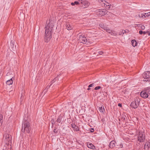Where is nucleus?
<instances>
[{"instance_id": "4468645a", "label": "nucleus", "mask_w": 150, "mask_h": 150, "mask_svg": "<svg viewBox=\"0 0 150 150\" xmlns=\"http://www.w3.org/2000/svg\"><path fill=\"white\" fill-rule=\"evenodd\" d=\"M71 127L74 130L76 131L79 130L78 127L76 126L74 123L71 124Z\"/></svg>"}, {"instance_id": "c9c22d12", "label": "nucleus", "mask_w": 150, "mask_h": 150, "mask_svg": "<svg viewBox=\"0 0 150 150\" xmlns=\"http://www.w3.org/2000/svg\"><path fill=\"white\" fill-rule=\"evenodd\" d=\"M148 33V31H143V34L144 35H145L146 34Z\"/></svg>"}, {"instance_id": "423d86ee", "label": "nucleus", "mask_w": 150, "mask_h": 150, "mask_svg": "<svg viewBox=\"0 0 150 150\" xmlns=\"http://www.w3.org/2000/svg\"><path fill=\"white\" fill-rule=\"evenodd\" d=\"M108 12V11L105 9H99L96 11V14L99 16H101L105 15Z\"/></svg>"}, {"instance_id": "1a4fd4ad", "label": "nucleus", "mask_w": 150, "mask_h": 150, "mask_svg": "<svg viewBox=\"0 0 150 150\" xmlns=\"http://www.w3.org/2000/svg\"><path fill=\"white\" fill-rule=\"evenodd\" d=\"M140 96L142 97L145 98H148V90L146 89L145 91H142L140 93Z\"/></svg>"}, {"instance_id": "e433bc0d", "label": "nucleus", "mask_w": 150, "mask_h": 150, "mask_svg": "<svg viewBox=\"0 0 150 150\" xmlns=\"http://www.w3.org/2000/svg\"><path fill=\"white\" fill-rule=\"evenodd\" d=\"M98 53L99 54L102 55L103 53L102 51H100L98 52Z\"/></svg>"}, {"instance_id": "5701e85b", "label": "nucleus", "mask_w": 150, "mask_h": 150, "mask_svg": "<svg viewBox=\"0 0 150 150\" xmlns=\"http://www.w3.org/2000/svg\"><path fill=\"white\" fill-rule=\"evenodd\" d=\"M99 110L100 112H103V111L104 110V109L103 106V107L101 106V107H99Z\"/></svg>"}, {"instance_id": "393cba45", "label": "nucleus", "mask_w": 150, "mask_h": 150, "mask_svg": "<svg viewBox=\"0 0 150 150\" xmlns=\"http://www.w3.org/2000/svg\"><path fill=\"white\" fill-rule=\"evenodd\" d=\"M124 33V30H122L120 31L119 33V34L120 35H123Z\"/></svg>"}, {"instance_id": "9b49d317", "label": "nucleus", "mask_w": 150, "mask_h": 150, "mask_svg": "<svg viewBox=\"0 0 150 150\" xmlns=\"http://www.w3.org/2000/svg\"><path fill=\"white\" fill-rule=\"evenodd\" d=\"M103 4H104V6L107 9H109L110 8L111 5L110 3H108L106 1H105V2H103Z\"/></svg>"}, {"instance_id": "aec40b11", "label": "nucleus", "mask_w": 150, "mask_h": 150, "mask_svg": "<svg viewBox=\"0 0 150 150\" xmlns=\"http://www.w3.org/2000/svg\"><path fill=\"white\" fill-rule=\"evenodd\" d=\"M3 122V116L2 114H0V125H1Z\"/></svg>"}, {"instance_id": "37998d69", "label": "nucleus", "mask_w": 150, "mask_h": 150, "mask_svg": "<svg viewBox=\"0 0 150 150\" xmlns=\"http://www.w3.org/2000/svg\"><path fill=\"white\" fill-rule=\"evenodd\" d=\"M91 89V88H90V87H88V89H87V90H89Z\"/></svg>"}, {"instance_id": "20e7f679", "label": "nucleus", "mask_w": 150, "mask_h": 150, "mask_svg": "<svg viewBox=\"0 0 150 150\" xmlns=\"http://www.w3.org/2000/svg\"><path fill=\"white\" fill-rule=\"evenodd\" d=\"M143 77V79L142 80L144 81H146L148 83L150 84V72L149 71H146L145 72L142 74Z\"/></svg>"}, {"instance_id": "de8ad7c7", "label": "nucleus", "mask_w": 150, "mask_h": 150, "mask_svg": "<svg viewBox=\"0 0 150 150\" xmlns=\"http://www.w3.org/2000/svg\"><path fill=\"white\" fill-rule=\"evenodd\" d=\"M139 24H137V25L138 26V25H139Z\"/></svg>"}, {"instance_id": "7c9ffc66", "label": "nucleus", "mask_w": 150, "mask_h": 150, "mask_svg": "<svg viewBox=\"0 0 150 150\" xmlns=\"http://www.w3.org/2000/svg\"><path fill=\"white\" fill-rule=\"evenodd\" d=\"M54 132L55 133H57L58 132V130H57V129H54Z\"/></svg>"}, {"instance_id": "7ed1b4c3", "label": "nucleus", "mask_w": 150, "mask_h": 150, "mask_svg": "<svg viewBox=\"0 0 150 150\" xmlns=\"http://www.w3.org/2000/svg\"><path fill=\"white\" fill-rule=\"evenodd\" d=\"M138 134H137V140L140 142H143L145 140V137L144 130L142 128L138 130Z\"/></svg>"}, {"instance_id": "79ce46f5", "label": "nucleus", "mask_w": 150, "mask_h": 150, "mask_svg": "<svg viewBox=\"0 0 150 150\" xmlns=\"http://www.w3.org/2000/svg\"><path fill=\"white\" fill-rule=\"evenodd\" d=\"M147 14H148V16H150V12H149Z\"/></svg>"}, {"instance_id": "6e6552de", "label": "nucleus", "mask_w": 150, "mask_h": 150, "mask_svg": "<svg viewBox=\"0 0 150 150\" xmlns=\"http://www.w3.org/2000/svg\"><path fill=\"white\" fill-rule=\"evenodd\" d=\"M80 5L81 6L84 8L88 6L89 5V3L88 1L81 0L80 2Z\"/></svg>"}, {"instance_id": "0eeeda50", "label": "nucleus", "mask_w": 150, "mask_h": 150, "mask_svg": "<svg viewBox=\"0 0 150 150\" xmlns=\"http://www.w3.org/2000/svg\"><path fill=\"white\" fill-rule=\"evenodd\" d=\"M79 40L81 41V42L83 43L88 44V42L87 41L86 38L85 37H84L83 35H79Z\"/></svg>"}, {"instance_id": "a211bd4d", "label": "nucleus", "mask_w": 150, "mask_h": 150, "mask_svg": "<svg viewBox=\"0 0 150 150\" xmlns=\"http://www.w3.org/2000/svg\"><path fill=\"white\" fill-rule=\"evenodd\" d=\"M99 26L100 28L105 30L107 27L103 23H101L99 25Z\"/></svg>"}, {"instance_id": "6ab92c4d", "label": "nucleus", "mask_w": 150, "mask_h": 150, "mask_svg": "<svg viewBox=\"0 0 150 150\" xmlns=\"http://www.w3.org/2000/svg\"><path fill=\"white\" fill-rule=\"evenodd\" d=\"M132 44L133 46L135 47L137 46V42L135 40H133L131 41Z\"/></svg>"}, {"instance_id": "49530a36", "label": "nucleus", "mask_w": 150, "mask_h": 150, "mask_svg": "<svg viewBox=\"0 0 150 150\" xmlns=\"http://www.w3.org/2000/svg\"><path fill=\"white\" fill-rule=\"evenodd\" d=\"M148 33V35H150V33L149 32V31H148V33Z\"/></svg>"}, {"instance_id": "cd10ccee", "label": "nucleus", "mask_w": 150, "mask_h": 150, "mask_svg": "<svg viewBox=\"0 0 150 150\" xmlns=\"http://www.w3.org/2000/svg\"><path fill=\"white\" fill-rule=\"evenodd\" d=\"M148 90V93L150 95V87H148L147 88H146V89Z\"/></svg>"}, {"instance_id": "c756f323", "label": "nucleus", "mask_w": 150, "mask_h": 150, "mask_svg": "<svg viewBox=\"0 0 150 150\" xmlns=\"http://www.w3.org/2000/svg\"><path fill=\"white\" fill-rule=\"evenodd\" d=\"M122 147H123V145H122V144L121 143L120 144L119 146L117 147L119 148H122Z\"/></svg>"}, {"instance_id": "f8f14e48", "label": "nucleus", "mask_w": 150, "mask_h": 150, "mask_svg": "<svg viewBox=\"0 0 150 150\" xmlns=\"http://www.w3.org/2000/svg\"><path fill=\"white\" fill-rule=\"evenodd\" d=\"M116 142L114 141H111L110 143V147L111 148H113L115 146Z\"/></svg>"}, {"instance_id": "dca6fc26", "label": "nucleus", "mask_w": 150, "mask_h": 150, "mask_svg": "<svg viewBox=\"0 0 150 150\" xmlns=\"http://www.w3.org/2000/svg\"><path fill=\"white\" fill-rule=\"evenodd\" d=\"M150 146V143L149 142H146V143L144 149L146 150H148Z\"/></svg>"}, {"instance_id": "ddd939ff", "label": "nucleus", "mask_w": 150, "mask_h": 150, "mask_svg": "<svg viewBox=\"0 0 150 150\" xmlns=\"http://www.w3.org/2000/svg\"><path fill=\"white\" fill-rule=\"evenodd\" d=\"M87 146L89 148L94 149H95V146L91 143L89 142L87 143Z\"/></svg>"}, {"instance_id": "9d476101", "label": "nucleus", "mask_w": 150, "mask_h": 150, "mask_svg": "<svg viewBox=\"0 0 150 150\" xmlns=\"http://www.w3.org/2000/svg\"><path fill=\"white\" fill-rule=\"evenodd\" d=\"M4 137L8 142H11L12 140V137L10 134H5L4 135Z\"/></svg>"}, {"instance_id": "f704fd0d", "label": "nucleus", "mask_w": 150, "mask_h": 150, "mask_svg": "<svg viewBox=\"0 0 150 150\" xmlns=\"http://www.w3.org/2000/svg\"><path fill=\"white\" fill-rule=\"evenodd\" d=\"M143 31L142 30H140L139 31V33L140 34L142 35L143 34Z\"/></svg>"}, {"instance_id": "2eb2a0df", "label": "nucleus", "mask_w": 150, "mask_h": 150, "mask_svg": "<svg viewBox=\"0 0 150 150\" xmlns=\"http://www.w3.org/2000/svg\"><path fill=\"white\" fill-rule=\"evenodd\" d=\"M67 29L68 30H71L73 28V27L69 23H67L66 24Z\"/></svg>"}, {"instance_id": "c85d7f7f", "label": "nucleus", "mask_w": 150, "mask_h": 150, "mask_svg": "<svg viewBox=\"0 0 150 150\" xmlns=\"http://www.w3.org/2000/svg\"><path fill=\"white\" fill-rule=\"evenodd\" d=\"M140 28L141 30H144L145 28V27L144 25H141L140 27Z\"/></svg>"}, {"instance_id": "2f4dec72", "label": "nucleus", "mask_w": 150, "mask_h": 150, "mask_svg": "<svg viewBox=\"0 0 150 150\" xmlns=\"http://www.w3.org/2000/svg\"><path fill=\"white\" fill-rule=\"evenodd\" d=\"M98 1L100 3L103 2H103H104L105 1V0H98Z\"/></svg>"}, {"instance_id": "4be33fe9", "label": "nucleus", "mask_w": 150, "mask_h": 150, "mask_svg": "<svg viewBox=\"0 0 150 150\" xmlns=\"http://www.w3.org/2000/svg\"><path fill=\"white\" fill-rule=\"evenodd\" d=\"M80 2L78 1H75L74 2H72L71 3L72 5H74L75 4H80Z\"/></svg>"}, {"instance_id": "72a5a7b5", "label": "nucleus", "mask_w": 150, "mask_h": 150, "mask_svg": "<svg viewBox=\"0 0 150 150\" xmlns=\"http://www.w3.org/2000/svg\"><path fill=\"white\" fill-rule=\"evenodd\" d=\"M93 86H94V84L92 83V84H91L89 85L88 86V87H92Z\"/></svg>"}, {"instance_id": "c03bdc74", "label": "nucleus", "mask_w": 150, "mask_h": 150, "mask_svg": "<svg viewBox=\"0 0 150 150\" xmlns=\"http://www.w3.org/2000/svg\"><path fill=\"white\" fill-rule=\"evenodd\" d=\"M55 81H52V83L51 84V85H52V83H54V82Z\"/></svg>"}, {"instance_id": "ea45409f", "label": "nucleus", "mask_w": 150, "mask_h": 150, "mask_svg": "<svg viewBox=\"0 0 150 150\" xmlns=\"http://www.w3.org/2000/svg\"><path fill=\"white\" fill-rule=\"evenodd\" d=\"M145 16H145V17H146V16L148 17V16H148V14H147V13H145Z\"/></svg>"}, {"instance_id": "a19ab883", "label": "nucleus", "mask_w": 150, "mask_h": 150, "mask_svg": "<svg viewBox=\"0 0 150 150\" xmlns=\"http://www.w3.org/2000/svg\"><path fill=\"white\" fill-rule=\"evenodd\" d=\"M94 131V129H92V130H91V132H93Z\"/></svg>"}, {"instance_id": "b1692460", "label": "nucleus", "mask_w": 150, "mask_h": 150, "mask_svg": "<svg viewBox=\"0 0 150 150\" xmlns=\"http://www.w3.org/2000/svg\"><path fill=\"white\" fill-rule=\"evenodd\" d=\"M14 42L13 41H11V42L10 45L11 46L12 48L13 49V50H14Z\"/></svg>"}, {"instance_id": "473e14b6", "label": "nucleus", "mask_w": 150, "mask_h": 150, "mask_svg": "<svg viewBox=\"0 0 150 150\" xmlns=\"http://www.w3.org/2000/svg\"><path fill=\"white\" fill-rule=\"evenodd\" d=\"M58 78L57 77H56V78H55L53 80H52V81H56L57 80H58Z\"/></svg>"}, {"instance_id": "f257e3e1", "label": "nucleus", "mask_w": 150, "mask_h": 150, "mask_svg": "<svg viewBox=\"0 0 150 150\" xmlns=\"http://www.w3.org/2000/svg\"><path fill=\"white\" fill-rule=\"evenodd\" d=\"M54 25L51 21H49L47 25L45 27V36L44 37L45 41L48 42L52 38V31L54 27Z\"/></svg>"}, {"instance_id": "bb28decb", "label": "nucleus", "mask_w": 150, "mask_h": 150, "mask_svg": "<svg viewBox=\"0 0 150 150\" xmlns=\"http://www.w3.org/2000/svg\"><path fill=\"white\" fill-rule=\"evenodd\" d=\"M100 88H101V87L100 86H98L96 87L94 89L95 90H98V89H100Z\"/></svg>"}, {"instance_id": "f3484780", "label": "nucleus", "mask_w": 150, "mask_h": 150, "mask_svg": "<svg viewBox=\"0 0 150 150\" xmlns=\"http://www.w3.org/2000/svg\"><path fill=\"white\" fill-rule=\"evenodd\" d=\"M13 83V81L12 80V78H11L9 80L6 81V83L8 85H11Z\"/></svg>"}, {"instance_id": "f03ea898", "label": "nucleus", "mask_w": 150, "mask_h": 150, "mask_svg": "<svg viewBox=\"0 0 150 150\" xmlns=\"http://www.w3.org/2000/svg\"><path fill=\"white\" fill-rule=\"evenodd\" d=\"M31 130L30 123L26 120H23L21 129L22 132L25 133H29Z\"/></svg>"}, {"instance_id": "39448f33", "label": "nucleus", "mask_w": 150, "mask_h": 150, "mask_svg": "<svg viewBox=\"0 0 150 150\" xmlns=\"http://www.w3.org/2000/svg\"><path fill=\"white\" fill-rule=\"evenodd\" d=\"M139 99L136 98L134 99V101H132L130 104V106L132 108H137L139 105L140 102Z\"/></svg>"}, {"instance_id": "a18cd8bd", "label": "nucleus", "mask_w": 150, "mask_h": 150, "mask_svg": "<svg viewBox=\"0 0 150 150\" xmlns=\"http://www.w3.org/2000/svg\"><path fill=\"white\" fill-rule=\"evenodd\" d=\"M55 81H52V83L51 84V85H52V83H54V82Z\"/></svg>"}, {"instance_id": "4c0bfd02", "label": "nucleus", "mask_w": 150, "mask_h": 150, "mask_svg": "<svg viewBox=\"0 0 150 150\" xmlns=\"http://www.w3.org/2000/svg\"><path fill=\"white\" fill-rule=\"evenodd\" d=\"M129 30H124V33H128L129 32Z\"/></svg>"}, {"instance_id": "a878e982", "label": "nucleus", "mask_w": 150, "mask_h": 150, "mask_svg": "<svg viewBox=\"0 0 150 150\" xmlns=\"http://www.w3.org/2000/svg\"><path fill=\"white\" fill-rule=\"evenodd\" d=\"M106 31L108 33H111V30L108 28H107V29H106Z\"/></svg>"}, {"instance_id": "58836bf2", "label": "nucleus", "mask_w": 150, "mask_h": 150, "mask_svg": "<svg viewBox=\"0 0 150 150\" xmlns=\"http://www.w3.org/2000/svg\"><path fill=\"white\" fill-rule=\"evenodd\" d=\"M118 105L119 106V107H122V104H121V103H119V104H118Z\"/></svg>"}, {"instance_id": "412c9836", "label": "nucleus", "mask_w": 150, "mask_h": 150, "mask_svg": "<svg viewBox=\"0 0 150 150\" xmlns=\"http://www.w3.org/2000/svg\"><path fill=\"white\" fill-rule=\"evenodd\" d=\"M62 117L61 116H59L57 120V122L58 123H60L62 121Z\"/></svg>"}]
</instances>
